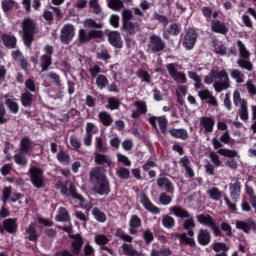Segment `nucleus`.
I'll return each instance as SVG.
<instances>
[{
    "label": "nucleus",
    "instance_id": "09e8293b",
    "mask_svg": "<svg viewBox=\"0 0 256 256\" xmlns=\"http://www.w3.org/2000/svg\"><path fill=\"white\" fill-rule=\"evenodd\" d=\"M94 241L97 245H107L111 238L105 234H98L94 237Z\"/></svg>",
    "mask_w": 256,
    "mask_h": 256
},
{
    "label": "nucleus",
    "instance_id": "bf43d9fd",
    "mask_svg": "<svg viewBox=\"0 0 256 256\" xmlns=\"http://www.w3.org/2000/svg\"><path fill=\"white\" fill-rule=\"evenodd\" d=\"M78 37H79L80 43H89V41H91L90 34L89 32L87 33L85 29L79 30Z\"/></svg>",
    "mask_w": 256,
    "mask_h": 256
},
{
    "label": "nucleus",
    "instance_id": "7ed1b4c3",
    "mask_svg": "<svg viewBox=\"0 0 256 256\" xmlns=\"http://www.w3.org/2000/svg\"><path fill=\"white\" fill-rule=\"evenodd\" d=\"M236 45L240 55V58L237 60V65H239L241 69H246V71H253V63H251V60H249L251 57V52L241 40H237Z\"/></svg>",
    "mask_w": 256,
    "mask_h": 256
},
{
    "label": "nucleus",
    "instance_id": "9b49d317",
    "mask_svg": "<svg viewBox=\"0 0 256 256\" xmlns=\"http://www.w3.org/2000/svg\"><path fill=\"white\" fill-rule=\"evenodd\" d=\"M197 43V32L193 29H189L184 36L183 45L186 49L191 50Z\"/></svg>",
    "mask_w": 256,
    "mask_h": 256
},
{
    "label": "nucleus",
    "instance_id": "6ab92c4d",
    "mask_svg": "<svg viewBox=\"0 0 256 256\" xmlns=\"http://www.w3.org/2000/svg\"><path fill=\"white\" fill-rule=\"evenodd\" d=\"M129 227L130 235H136L137 230L141 227V218L137 215H132L129 221Z\"/></svg>",
    "mask_w": 256,
    "mask_h": 256
},
{
    "label": "nucleus",
    "instance_id": "412c9836",
    "mask_svg": "<svg viewBox=\"0 0 256 256\" xmlns=\"http://www.w3.org/2000/svg\"><path fill=\"white\" fill-rule=\"evenodd\" d=\"M98 119L104 127H109L113 124V116H111L107 111L99 112Z\"/></svg>",
    "mask_w": 256,
    "mask_h": 256
},
{
    "label": "nucleus",
    "instance_id": "8fccbe9b",
    "mask_svg": "<svg viewBox=\"0 0 256 256\" xmlns=\"http://www.w3.org/2000/svg\"><path fill=\"white\" fill-rule=\"evenodd\" d=\"M96 85L98 89H105V87L109 85V80L107 79V77H105V75H99L96 78Z\"/></svg>",
    "mask_w": 256,
    "mask_h": 256
},
{
    "label": "nucleus",
    "instance_id": "f8f14e48",
    "mask_svg": "<svg viewBox=\"0 0 256 256\" xmlns=\"http://www.w3.org/2000/svg\"><path fill=\"white\" fill-rule=\"evenodd\" d=\"M69 193L71 197H73V199H77L78 201H80V205L83 209H85L86 211H91V209H93V204L91 202L85 203L83 197L76 192L75 186L73 184H70L69 186Z\"/></svg>",
    "mask_w": 256,
    "mask_h": 256
},
{
    "label": "nucleus",
    "instance_id": "a211bd4d",
    "mask_svg": "<svg viewBox=\"0 0 256 256\" xmlns=\"http://www.w3.org/2000/svg\"><path fill=\"white\" fill-rule=\"evenodd\" d=\"M121 249L123 255L126 256H145L143 252L137 251V249H135V247H133L131 244L124 243L122 244Z\"/></svg>",
    "mask_w": 256,
    "mask_h": 256
},
{
    "label": "nucleus",
    "instance_id": "e2e57ef3",
    "mask_svg": "<svg viewBox=\"0 0 256 256\" xmlns=\"http://www.w3.org/2000/svg\"><path fill=\"white\" fill-rule=\"evenodd\" d=\"M117 161L118 163H122V165H124L125 167H131V160H129V157L121 153L117 154Z\"/></svg>",
    "mask_w": 256,
    "mask_h": 256
},
{
    "label": "nucleus",
    "instance_id": "4d7b16f0",
    "mask_svg": "<svg viewBox=\"0 0 256 256\" xmlns=\"http://www.w3.org/2000/svg\"><path fill=\"white\" fill-rule=\"evenodd\" d=\"M116 175L119 177V179H129L131 176V172L129 169L121 167L118 170H116Z\"/></svg>",
    "mask_w": 256,
    "mask_h": 256
},
{
    "label": "nucleus",
    "instance_id": "2eb2a0df",
    "mask_svg": "<svg viewBox=\"0 0 256 256\" xmlns=\"http://www.w3.org/2000/svg\"><path fill=\"white\" fill-rule=\"evenodd\" d=\"M134 105L136 107V110L132 112V119H139L141 115H145V113H147V103H145L144 101H136Z\"/></svg>",
    "mask_w": 256,
    "mask_h": 256
},
{
    "label": "nucleus",
    "instance_id": "dca6fc26",
    "mask_svg": "<svg viewBox=\"0 0 256 256\" xmlns=\"http://www.w3.org/2000/svg\"><path fill=\"white\" fill-rule=\"evenodd\" d=\"M236 228L244 233H249L251 229H256V223L253 220L236 221Z\"/></svg>",
    "mask_w": 256,
    "mask_h": 256
},
{
    "label": "nucleus",
    "instance_id": "58836bf2",
    "mask_svg": "<svg viewBox=\"0 0 256 256\" xmlns=\"http://www.w3.org/2000/svg\"><path fill=\"white\" fill-rule=\"evenodd\" d=\"M232 79L236 81V83H245V74L241 72L239 69H234L230 73Z\"/></svg>",
    "mask_w": 256,
    "mask_h": 256
},
{
    "label": "nucleus",
    "instance_id": "0eeeda50",
    "mask_svg": "<svg viewBox=\"0 0 256 256\" xmlns=\"http://www.w3.org/2000/svg\"><path fill=\"white\" fill-rule=\"evenodd\" d=\"M73 37H75V27L71 24H66L65 26H63L60 35L62 43H64L65 45H69V43L73 41Z\"/></svg>",
    "mask_w": 256,
    "mask_h": 256
},
{
    "label": "nucleus",
    "instance_id": "a878e982",
    "mask_svg": "<svg viewBox=\"0 0 256 256\" xmlns=\"http://www.w3.org/2000/svg\"><path fill=\"white\" fill-rule=\"evenodd\" d=\"M211 27L214 33H220L221 35H225V33H227V26L219 20H213Z\"/></svg>",
    "mask_w": 256,
    "mask_h": 256
},
{
    "label": "nucleus",
    "instance_id": "864d4df0",
    "mask_svg": "<svg viewBox=\"0 0 256 256\" xmlns=\"http://www.w3.org/2000/svg\"><path fill=\"white\" fill-rule=\"evenodd\" d=\"M95 141H96V149H98L100 153H107V151H109V148H107V146H105V142H103V138L96 137Z\"/></svg>",
    "mask_w": 256,
    "mask_h": 256
},
{
    "label": "nucleus",
    "instance_id": "603ef678",
    "mask_svg": "<svg viewBox=\"0 0 256 256\" xmlns=\"http://www.w3.org/2000/svg\"><path fill=\"white\" fill-rule=\"evenodd\" d=\"M108 7L113 11H121L123 9V2L121 0H109Z\"/></svg>",
    "mask_w": 256,
    "mask_h": 256
},
{
    "label": "nucleus",
    "instance_id": "13d9d810",
    "mask_svg": "<svg viewBox=\"0 0 256 256\" xmlns=\"http://www.w3.org/2000/svg\"><path fill=\"white\" fill-rule=\"evenodd\" d=\"M172 79L176 81L179 85H184V83H187V76L183 72H178L173 75Z\"/></svg>",
    "mask_w": 256,
    "mask_h": 256
},
{
    "label": "nucleus",
    "instance_id": "c03bdc74",
    "mask_svg": "<svg viewBox=\"0 0 256 256\" xmlns=\"http://www.w3.org/2000/svg\"><path fill=\"white\" fill-rule=\"evenodd\" d=\"M26 232L28 234L29 241H37V239H39V235H37V230L35 229V224H30L26 229Z\"/></svg>",
    "mask_w": 256,
    "mask_h": 256
},
{
    "label": "nucleus",
    "instance_id": "f3484780",
    "mask_svg": "<svg viewBox=\"0 0 256 256\" xmlns=\"http://www.w3.org/2000/svg\"><path fill=\"white\" fill-rule=\"evenodd\" d=\"M230 197L233 201H238L241 197V182H234L229 185Z\"/></svg>",
    "mask_w": 256,
    "mask_h": 256
},
{
    "label": "nucleus",
    "instance_id": "680f3d73",
    "mask_svg": "<svg viewBox=\"0 0 256 256\" xmlns=\"http://www.w3.org/2000/svg\"><path fill=\"white\" fill-rule=\"evenodd\" d=\"M219 155H222L223 157H237V151L235 150H229V149H219L218 150Z\"/></svg>",
    "mask_w": 256,
    "mask_h": 256
},
{
    "label": "nucleus",
    "instance_id": "f704fd0d",
    "mask_svg": "<svg viewBox=\"0 0 256 256\" xmlns=\"http://www.w3.org/2000/svg\"><path fill=\"white\" fill-rule=\"evenodd\" d=\"M183 227L186 229V231H188L189 237H193L195 235V232H193L195 220L193 218L188 217V219L185 220Z\"/></svg>",
    "mask_w": 256,
    "mask_h": 256
},
{
    "label": "nucleus",
    "instance_id": "4be33fe9",
    "mask_svg": "<svg viewBox=\"0 0 256 256\" xmlns=\"http://www.w3.org/2000/svg\"><path fill=\"white\" fill-rule=\"evenodd\" d=\"M157 185L160 189L167 191V193H173V184L169 181V179L162 177L157 180Z\"/></svg>",
    "mask_w": 256,
    "mask_h": 256
},
{
    "label": "nucleus",
    "instance_id": "2f4dec72",
    "mask_svg": "<svg viewBox=\"0 0 256 256\" xmlns=\"http://www.w3.org/2000/svg\"><path fill=\"white\" fill-rule=\"evenodd\" d=\"M56 215V221L58 222H69L71 221V217L69 216V212H67V209L60 207L57 211Z\"/></svg>",
    "mask_w": 256,
    "mask_h": 256
},
{
    "label": "nucleus",
    "instance_id": "39448f33",
    "mask_svg": "<svg viewBox=\"0 0 256 256\" xmlns=\"http://www.w3.org/2000/svg\"><path fill=\"white\" fill-rule=\"evenodd\" d=\"M233 103L236 107H240L239 117L242 121L249 119V110L247 109V100L241 98L239 91L233 93Z\"/></svg>",
    "mask_w": 256,
    "mask_h": 256
},
{
    "label": "nucleus",
    "instance_id": "0e129e2a",
    "mask_svg": "<svg viewBox=\"0 0 256 256\" xmlns=\"http://www.w3.org/2000/svg\"><path fill=\"white\" fill-rule=\"evenodd\" d=\"M14 161L17 163V165H27V158L23 152L14 155Z\"/></svg>",
    "mask_w": 256,
    "mask_h": 256
},
{
    "label": "nucleus",
    "instance_id": "69168bd1",
    "mask_svg": "<svg viewBox=\"0 0 256 256\" xmlns=\"http://www.w3.org/2000/svg\"><path fill=\"white\" fill-rule=\"evenodd\" d=\"M188 76L190 79H192L193 81H195V88L196 89H201V78H199V76L197 75V73L190 71L188 73Z\"/></svg>",
    "mask_w": 256,
    "mask_h": 256
},
{
    "label": "nucleus",
    "instance_id": "9d476101",
    "mask_svg": "<svg viewBox=\"0 0 256 256\" xmlns=\"http://www.w3.org/2000/svg\"><path fill=\"white\" fill-rule=\"evenodd\" d=\"M148 121H149L150 125H152V127H154V129H157V123H158L160 131L164 134L167 133V125L169 123L167 121V117H165V116H159V117L152 116V117L149 118Z\"/></svg>",
    "mask_w": 256,
    "mask_h": 256
},
{
    "label": "nucleus",
    "instance_id": "f03ea898",
    "mask_svg": "<svg viewBox=\"0 0 256 256\" xmlns=\"http://www.w3.org/2000/svg\"><path fill=\"white\" fill-rule=\"evenodd\" d=\"M90 179H92V181H96L94 191L98 193V195H109V193H111L109 180L105 175V170H103L101 167H97L91 170Z\"/></svg>",
    "mask_w": 256,
    "mask_h": 256
},
{
    "label": "nucleus",
    "instance_id": "393cba45",
    "mask_svg": "<svg viewBox=\"0 0 256 256\" xmlns=\"http://www.w3.org/2000/svg\"><path fill=\"white\" fill-rule=\"evenodd\" d=\"M94 161L97 165H108V167H111L113 162L111 161V158L109 156L101 154V153H96Z\"/></svg>",
    "mask_w": 256,
    "mask_h": 256
},
{
    "label": "nucleus",
    "instance_id": "1a4fd4ad",
    "mask_svg": "<svg viewBox=\"0 0 256 256\" xmlns=\"http://www.w3.org/2000/svg\"><path fill=\"white\" fill-rule=\"evenodd\" d=\"M148 49H150L152 53H159V51H163L165 49V42H163V39H161V37L157 35H152L150 37Z\"/></svg>",
    "mask_w": 256,
    "mask_h": 256
},
{
    "label": "nucleus",
    "instance_id": "c85d7f7f",
    "mask_svg": "<svg viewBox=\"0 0 256 256\" xmlns=\"http://www.w3.org/2000/svg\"><path fill=\"white\" fill-rule=\"evenodd\" d=\"M180 165L182 167H184V169L189 177H195L193 168H191V161H189V157H187V156L182 157L180 159Z\"/></svg>",
    "mask_w": 256,
    "mask_h": 256
},
{
    "label": "nucleus",
    "instance_id": "6e6d98bb",
    "mask_svg": "<svg viewBox=\"0 0 256 256\" xmlns=\"http://www.w3.org/2000/svg\"><path fill=\"white\" fill-rule=\"evenodd\" d=\"M84 27H89L90 29H103V25L101 23H97L93 19H86L84 21Z\"/></svg>",
    "mask_w": 256,
    "mask_h": 256
},
{
    "label": "nucleus",
    "instance_id": "6e6552de",
    "mask_svg": "<svg viewBox=\"0 0 256 256\" xmlns=\"http://www.w3.org/2000/svg\"><path fill=\"white\" fill-rule=\"evenodd\" d=\"M138 199L141 205H143L144 209H146V211L153 213V215H159V213H161V209L153 205V203H151V200H149V198L147 197V195H145V193H140L138 195Z\"/></svg>",
    "mask_w": 256,
    "mask_h": 256
},
{
    "label": "nucleus",
    "instance_id": "423d86ee",
    "mask_svg": "<svg viewBox=\"0 0 256 256\" xmlns=\"http://www.w3.org/2000/svg\"><path fill=\"white\" fill-rule=\"evenodd\" d=\"M29 171L32 185L37 187V189L45 187V177H43V170L37 167H32Z\"/></svg>",
    "mask_w": 256,
    "mask_h": 256
},
{
    "label": "nucleus",
    "instance_id": "4468645a",
    "mask_svg": "<svg viewBox=\"0 0 256 256\" xmlns=\"http://www.w3.org/2000/svg\"><path fill=\"white\" fill-rule=\"evenodd\" d=\"M200 127L204 129L205 133H213V128L215 127V119L212 117H201Z\"/></svg>",
    "mask_w": 256,
    "mask_h": 256
},
{
    "label": "nucleus",
    "instance_id": "37998d69",
    "mask_svg": "<svg viewBox=\"0 0 256 256\" xmlns=\"http://www.w3.org/2000/svg\"><path fill=\"white\" fill-rule=\"evenodd\" d=\"M210 199H213V201H219L221 197H223V192L219 190V188H211L207 191Z\"/></svg>",
    "mask_w": 256,
    "mask_h": 256
},
{
    "label": "nucleus",
    "instance_id": "aec40b11",
    "mask_svg": "<svg viewBox=\"0 0 256 256\" xmlns=\"http://www.w3.org/2000/svg\"><path fill=\"white\" fill-rule=\"evenodd\" d=\"M197 240L200 245H209L211 243V233L205 229H201L198 232Z\"/></svg>",
    "mask_w": 256,
    "mask_h": 256
},
{
    "label": "nucleus",
    "instance_id": "ddd939ff",
    "mask_svg": "<svg viewBox=\"0 0 256 256\" xmlns=\"http://www.w3.org/2000/svg\"><path fill=\"white\" fill-rule=\"evenodd\" d=\"M108 41L110 45L121 49L123 47V40L121 39V34L118 31H112L108 35Z\"/></svg>",
    "mask_w": 256,
    "mask_h": 256
},
{
    "label": "nucleus",
    "instance_id": "3c124183",
    "mask_svg": "<svg viewBox=\"0 0 256 256\" xmlns=\"http://www.w3.org/2000/svg\"><path fill=\"white\" fill-rule=\"evenodd\" d=\"M137 77H139V79H141L144 83H151V75L149 72L143 69L138 70Z\"/></svg>",
    "mask_w": 256,
    "mask_h": 256
},
{
    "label": "nucleus",
    "instance_id": "ea45409f",
    "mask_svg": "<svg viewBox=\"0 0 256 256\" xmlns=\"http://www.w3.org/2000/svg\"><path fill=\"white\" fill-rule=\"evenodd\" d=\"M89 6L95 15H101L102 19L105 17L103 15V9H101V5H99V0H90Z\"/></svg>",
    "mask_w": 256,
    "mask_h": 256
},
{
    "label": "nucleus",
    "instance_id": "72a5a7b5",
    "mask_svg": "<svg viewBox=\"0 0 256 256\" xmlns=\"http://www.w3.org/2000/svg\"><path fill=\"white\" fill-rule=\"evenodd\" d=\"M170 212L175 215V217H180V219L189 218V212L181 207H172L170 208Z\"/></svg>",
    "mask_w": 256,
    "mask_h": 256
},
{
    "label": "nucleus",
    "instance_id": "774afa93",
    "mask_svg": "<svg viewBox=\"0 0 256 256\" xmlns=\"http://www.w3.org/2000/svg\"><path fill=\"white\" fill-rule=\"evenodd\" d=\"M246 87L250 95H256V85L253 80H248L246 82Z\"/></svg>",
    "mask_w": 256,
    "mask_h": 256
},
{
    "label": "nucleus",
    "instance_id": "338daca9",
    "mask_svg": "<svg viewBox=\"0 0 256 256\" xmlns=\"http://www.w3.org/2000/svg\"><path fill=\"white\" fill-rule=\"evenodd\" d=\"M108 107L111 111H115V109H119V100L116 98H109L108 99Z\"/></svg>",
    "mask_w": 256,
    "mask_h": 256
},
{
    "label": "nucleus",
    "instance_id": "cd10ccee",
    "mask_svg": "<svg viewBox=\"0 0 256 256\" xmlns=\"http://www.w3.org/2000/svg\"><path fill=\"white\" fill-rule=\"evenodd\" d=\"M2 41L8 49H15L17 46V38H15V36L4 34L2 36Z\"/></svg>",
    "mask_w": 256,
    "mask_h": 256
},
{
    "label": "nucleus",
    "instance_id": "c9c22d12",
    "mask_svg": "<svg viewBox=\"0 0 256 256\" xmlns=\"http://www.w3.org/2000/svg\"><path fill=\"white\" fill-rule=\"evenodd\" d=\"M21 103L23 107H31V105H33V94L27 91L24 92L21 95Z\"/></svg>",
    "mask_w": 256,
    "mask_h": 256
},
{
    "label": "nucleus",
    "instance_id": "a19ab883",
    "mask_svg": "<svg viewBox=\"0 0 256 256\" xmlns=\"http://www.w3.org/2000/svg\"><path fill=\"white\" fill-rule=\"evenodd\" d=\"M197 220L201 223V225H205L206 227H210L215 222L213 221V218L209 216L208 214H200L197 217Z\"/></svg>",
    "mask_w": 256,
    "mask_h": 256
},
{
    "label": "nucleus",
    "instance_id": "79ce46f5",
    "mask_svg": "<svg viewBox=\"0 0 256 256\" xmlns=\"http://www.w3.org/2000/svg\"><path fill=\"white\" fill-rule=\"evenodd\" d=\"M162 225L165 229H173V227H175V218L169 215H164L162 217Z\"/></svg>",
    "mask_w": 256,
    "mask_h": 256
},
{
    "label": "nucleus",
    "instance_id": "473e14b6",
    "mask_svg": "<svg viewBox=\"0 0 256 256\" xmlns=\"http://www.w3.org/2000/svg\"><path fill=\"white\" fill-rule=\"evenodd\" d=\"M33 149V142L28 137L22 138L20 142V151L22 153H29Z\"/></svg>",
    "mask_w": 256,
    "mask_h": 256
},
{
    "label": "nucleus",
    "instance_id": "c756f323",
    "mask_svg": "<svg viewBox=\"0 0 256 256\" xmlns=\"http://www.w3.org/2000/svg\"><path fill=\"white\" fill-rule=\"evenodd\" d=\"M123 29L128 33L129 35H135V33H139V24L130 21V22H125L123 24Z\"/></svg>",
    "mask_w": 256,
    "mask_h": 256
},
{
    "label": "nucleus",
    "instance_id": "bb28decb",
    "mask_svg": "<svg viewBox=\"0 0 256 256\" xmlns=\"http://www.w3.org/2000/svg\"><path fill=\"white\" fill-rule=\"evenodd\" d=\"M81 247H83V238L80 235H76L74 240L72 241V253L73 255H79L81 251Z\"/></svg>",
    "mask_w": 256,
    "mask_h": 256
},
{
    "label": "nucleus",
    "instance_id": "f257e3e1",
    "mask_svg": "<svg viewBox=\"0 0 256 256\" xmlns=\"http://www.w3.org/2000/svg\"><path fill=\"white\" fill-rule=\"evenodd\" d=\"M206 85L213 84L216 93H221L231 87V80H229V73L225 70H212L204 79Z\"/></svg>",
    "mask_w": 256,
    "mask_h": 256
},
{
    "label": "nucleus",
    "instance_id": "7c9ffc66",
    "mask_svg": "<svg viewBox=\"0 0 256 256\" xmlns=\"http://www.w3.org/2000/svg\"><path fill=\"white\" fill-rule=\"evenodd\" d=\"M3 229L7 233H15L17 231V223L14 219H6L3 221Z\"/></svg>",
    "mask_w": 256,
    "mask_h": 256
},
{
    "label": "nucleus",
    "instance_id": "a18cd8bd",
    "mask_svg": "<svg viewBox=\"0 0 256 256\" xmlns=\"http://www.w3.org/2000/svg\"><path fill=\"white\" fill-rule=\"evenodd\" d=\"M15 5H17L15 0H3L1 2L2 10L4 13H9V11L14 9Z\"/></svg>",
    "mask_w": 256,
    "mask_h": 256
},
{
    "label": "nucleus",
    "instance_id": "b1692460",
    "mask_svg": "<svg viewBox=\"0 0 256 256\" xmlns=\"http://www.w3.org/2000/svg\"><path fill=\"white\" fill-rule=\"evenodd\" d=\"M192 237H188L187 234H172V239H179L182 245H190L191 247L195 245V240Z\"/></svg>",
    "mask_w": 256,
    "mask_h": 256
},
{
    "label": "nucleus",
    "instance_id": "de8ad7c7",
    "mask_svg": "<svg viewBox=\"0 0 256 256\" xmlns=\"http://www.w3.org/2000/svg\"><path fill=\"white\" fill-rule=\"evenodd\" d=\"M51 55H43L40 58V64L42 67V71H47V69H49V67H51Z\"/></svg>",
    "mask_w": 256,
    "mask_h": 256
},
{
    "label": "nucleus",
    "instance_id": "4c0bfd02",
    "mask_svg": "<svg viewBox=\"0 0 256 256\" xmlns=\"http://www.w3.org/2000/svg\"><path fill=\"white\" fill-rule=\"evenodd\" d=\"M57 160L61 165H69V163H71V156L65 151H60L57 154Z\"/></svg>",
    "mask_w": 256,
    "mask_h": 256
},
{
    "label": "nucleus",
    "instance_id": "5fc2aeb1",
    "mask_svg": "<svg viewBox=\"0 0 256 256\" xmlns=\"http://www.w3.org/2000/svg\"><path fill=\"white\" fill-rule=\"evenodd\" d=\"M6 105L8 109H10L11 113H13L14 115H16V113H19V104H17L15 100L7 99Z\"/></svg>",
    "mask_w": 256,
    "mask_h": 256
},
{
    "label": "nucleus",
    "instance_id": "49530a36",
    "mask_svg": "<svg viewBox=\"0 0 256 256\" xmlns=\"http://www.w3.org/2000/svg\"><path fill=\"white\" fill-rule=\"evenodd\" d=\"M202 13L206 19H217L219 17V12L213 11L209 7L202 8Z\"/></svg>",
    "mask_w": 256,
    "mask_h": 256
},
{
    "label": "nucleus",
    "instance_id": "052dcab7",
    "mask_svg": "<svg viewBox=\"0 0 256 256\" xmlns=\"http://www.w3.org/2000/svg\"><path fill=\"white\" fill-rule=\"evenodd\" d=\"M97 133H99V128H97V125H95L94 123L88 122L86 124V134L93 136Z\"/></svg>",
    "mask_w": 256,
    "mask_h": 256
},
{
    "label": "nucleus",
    "instance_id": "20e7f679",
    "mask_svg": "<svg viewBox=\"0 0 256 256\" xmlns=\"http://www.w3.org/2000/svg\"><path fill=\"white\" fill-rule=\"evenodd\" d=\"M33 35H35V22L26 18L23 21V41L27 47H30L33 43Z\"/></svg>",
    "mask_w": 256,
    "mask_h": 256
},
{
    "label": "nucleus",
    "instance_id": "5701e85b",
    "mask_svg": "<svg viewBox=\"0 0 256 256\" xmlns=\"http://www.w3.org/2000/svg\"><path fill=\"white\" fill-rule=\"evenodd\" d=\"M169 133L172 137H175V139H182V141H185L189 138V133L183 128L171 129L169 130Z\"/></svg>",
    "mask_w": 256,
    "mask_h": 256
},
{
    "label": "nucleus",
    "instance_id": "e433bc0d",
    "mask_svg": "<svg viewBox=\"0 0 256 256\" xmlns=\"http://www.w3.org/2000/svg\"><path fill=\"white\" fill-rule=\"evenodd\" d=\"M92 215L94 219H96V221H98L99 223H105V221H107V215L101 212V210H99V208L97 207L92 209Z\"/></svg>",
    "mask_w": 256,
    "mask_h": 256
}]
</instances>
